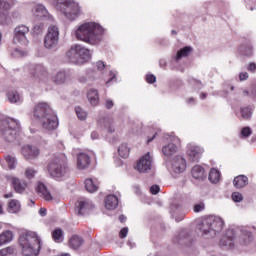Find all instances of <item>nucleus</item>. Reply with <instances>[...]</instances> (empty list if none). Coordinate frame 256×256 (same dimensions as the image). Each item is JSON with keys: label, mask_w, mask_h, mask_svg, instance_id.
<instances>
[{"label": "nucleus", "mask_w": 256, "mask_h": 256, "mask_svg": "<svg viewBox=\"0 0 256 256\" xmlns=\"http://www.w3.org/2000/svg\"><path fill=\"white\" fill-rule=\"evenodd\" d=\"M75 36L78 41L88 45H99L103 41V27L95 22H87L77 28Z\"/></svg>", "instance_id": "1"}, {"label": "nucleus", "mask_w": 256, "mask_h": 256, "mask_svg": "<svg viewBox=\"0 0 256 256\" xmlns=\"http://www.w3.org/2000/svg\"><path fill=\"white\" fill-rule=\"evenodd\" d=\"M237 241L242 245H249L253 241V234L245 227L229 228L225 236L220 240V247L233 249Z\"/></svg>", "instance_id": "2"}, {"label": "nucleus", "mask_w": 256, "mask_h": 256, "mask_svg": "<svg viewBox=\"0 0 256 256\" xmlns=\"http://www.w3.org/2000/svg\"><path fill=\"white\" fill-rule=\"evenodd\" d=\"M19 245L24 256H38L41 253V238L36 232H23L19 237Z\"/></svg>", "instance_id": "3"}, {"label": "nucleus", "mask_w": 256, "mask_h": 256, "mask_svg": "<svg viewBox=\"0 0 256 256\" xmlns=\"http://www.w3.org/2000/svg\"><path fill=\"white\" fill-rule=\"evenodd\" d=\"M225 227V221L219 216H208L198 224V229L202 235H209V237H215L223 231Z\"/></svg>", "instance_id": "4"}, {"label": "nucleus", "mask_w": 256, "mask_h": 256, "mask_svg": "<svg viewBox=\"0 0 256 256\" xmlns=\"http://www.w3.org/2000/svg\"><path fill=\"white\" fill-rule=\"evenodd\" d=\"M19 131H21L19 121L13 118L0 119V137L7 143H13L17 139Z\"/></svg>", "instance_id": "5"}, {"label": "nucleus", "mask_w": 256, "mask_h": 256, "mask_svg": "<svg viewBox=\"0 0 256 256\" xmlns=\"http://www.w3.org/2000/svg\"><path fill=\"white\" fill-rule=\"evenodd\" d=\"M56 11L62 13L69 21H75L81 15V7L74 0H53Z\"/></svg>", "instance_id": "6"}, {"label": "nucleus", "mask_w": 256, "mask_h": 256, "mask_svg": "<svg viewBox=\"0 0 256 256\" xmlns=\"http://www.w3.org/2000/svg\"><path fill=\"white\" fill-rule=\"evenodd\" d=\"M47 169L50 177H52V179H55V181H65V179H67L69 168H67L65 160L61 159L60 157H55L48 164Z\"/></svg>", "instance_id": "7"}, {"label": "nucleus", "mask_w": 256, "mask_h": 256, "mask_svg": "<svg viewBox=\"0 0 256 256\" xmlns=\"http://www.w3.org/2000/svg\"><path fill=\"white\" fill-rule=\"evenodd\" d=\"M66 55L69 61L75 65H83L91 59V51L79 44L71 46Z\"/></svg>", "instance_id": "8"}, {"label": "nucleus", "mask_w": 256, "mask_h": 256, "mask_svg": "<svg viewBox=\"0 0 256 256\" xmlns=\"http://www.w3.org/2000/svg\"><path fill=\"white\" fill-rule=\"evenodd\" d=\"M59 45V26L50 25L44 38V47L46 49H57Z\"/></svg>", "instance_id": "9"}, {"label": "nucleus", "mask_w": 256, "mask_h": 256, "mask_svg": "<svg viewBox=\"0 0 256 256\" xmlns=\"http://www.w3.org/2000/svg\"><path fill=\"white\" fill-rule=\"evenodd\" d=\"M168 167L172 173L179 175L187 169V161L181 155H177L168 162Z\"/></svg>", "instance_id": "10"}, {"label": "nucleus", "mask_w": 256, "mask_h": 256, "mask_svg": "<svg viewBox=\"0 0 256 256\" xmlns=\"http://www.w3.org/2000/svg\"><path fill=\"white\" fill-rule=\"evenodd\" d=\"M153 167V156L147 152L137 161L135 169L138 173H149V170Z\"/></svg>", "instance_id": "11"}, {"label": "nucleus", "mask_w": 256, "mask_h": 256, "mask_svg": "<svg viewBox=\"0 0 256 256\" xmlns=\"http://www.w3.org/2000/svg\"><path fill=\"white\" fill-rule=\"evenodd\" d=\"M40 121L42 123V128L45 129V131H55V129L59 127V118L55 112L47 114V116Z\"/></svg>", "instance_id": "12"}, {"label": "nucleus", "mask_w": 256, "mask_h": 256, "mask_svg": "<svg viewBox=\"0 0 256 256\" xmlns=\"http://www.w3.org/2000/svg\"><path fill=\"white\" fill-rule=\"evenodd\" d=\"M29 33V27L25 25H19L14 29V43H20L21 45H27V35Z\"/></svg>", "instance_id": "13"}, {"label": "nucleus", "mask_w": 256, "mask_h": 256, "mask_svg": "<svg viewBox=\"0 0 256 256\" xmlns=\"http://www.w3.org/2000/svg\"><path fill=\"white\" fill-rule=\"evenodd\" d=\"M5 178L6 181L11 183L16 193H19L21 195L27 189V182L25 180H21L19 177L13 175H6Z\"/></svg>", "instance_id": "14"}, {"label": "nucleus", "mask_w": 256, "mask_h": 256, "mask_svg": "<svg viewBox=\"0 0 256 256\" xmlns=\"http://www.w3.org/2000/svg\"><path fill=\"white\" fill-rule=\"evenodd\" d=\"M54 112L55 111H53L51 106L46 102H40L34 108V116L40 120L44 119V117H47V115H50Z\"/></svg>", "instance_id": "15"}, {"label": "nucleus", "mask_w": 256, "mask_h": 256, "mask_svg": "<svg viewBox=\"0 0 256 256\" xmlns=\"http://www.w3.org/2000/svg\"><path fill=\"white\" fill-rule=\"evenodd\" d=\"M203 148L201 146L195 145L193 143L188 144L187 146V155L190 161L197 163L201 156L203 155Z\"/></svg>", "instance_id": "16"}, {"label": "nucleus", "mask_w": 256, "mask_h": 256, "mask_svg": "<svg viewBox=\"0 0 256 256\" xmlns=\"http://www.w3.org/2000/svg\"><path fill=\"white\" fill-rule=\"evenodd\" d=\"M40 154L41 151L37 146L26 145L22 147V155L25 157V159H28L30 161H33V159H37Z\"/></svg>", "instance_id": "17"}, {"label": "nucleus", "mask_w": 256, "mask_h": 256, "mask_svg": "<svg viewBox=\"0 0 256 256\" xmlns=\"http://www.w3.org/2000/svg\"><path fill=\"white\" fill-rule=\"evenodd\" d=\"M52 80L54 83H56V85H63L68 81H71V72L61 70L52 77Z\"/></svg>", "instance_id": "18"}, {"label": "nucleus", "mask_w": 256, "mask_h": 256, "mask_svg": "<svg viewBox=\"0 0 256 256\" xmlns=\"http://www.w3.org/2000/svg\"><path fill=\"white\" fill-rule=\"evenodd\" d=\"M28 68L34 77H45L47 75V68L43 64H30Z\"/></svg>", "instance_id": "19"}, {"label": "nucleus", "mask_w": 256, "mask_h": 256, "mask_svg": "<svg viewBox=\"0 0 256 256\" xmlns=\"http://www.w3.org/2000/svg\"><path fill=\"white\" fill-rule=\"evenodd\" d=\"M89 209H93V204L87 199L80 200L76 203V213L78 215H85V212L89 211Z\"/></svg>", "instance_id": "20"}, {"label": "nucleus", "mask_w": 256, "mask_h": 256, "mask_svg": "<svg viewBox=\"0 0 256 256\" xmlns=\"http://www.w3.org/2000/svg\"><path fill=\"white\" fill-rule=\"evenodd\" d=\"M91 165V158L86 153L80 152L77 155V167L78 169H87Z\"/></svg>", "instance_id": "21"}, {"label": "nucleus", "mask_w": 256, "mask_h": 256, "mask_svg": "<svg viewBox=\"0 0 256 256\" xmlns=\"http://www.w3.org/2000/svg\"><path fill=\"white\" fill-rule=\"evenodd\" d=\"M36 191L40 197H43L45 201H53V196L51 195V192L47 190V186L43 184V182H38Z\"/></svg>", "instance_id": "22"}, {"label": "nucleus", "mask_w": 256, "mask_h": 256, "mask_svg": "<svg viewBox=\"0 0 256 256\" xmlns=\"http://www.w3.org/2000/svg\"><path fill=\"white\" fill-rule=\"evenodd\" d=\"M119 206V198L115 195H108L105 198V207L109 211H113V209H117Z\"/></svg>", "instance_id": "23"}, {"label": "nucleus", "mask_w": 256, "mask_h": 256, "mask_svg": "<svg viewBox=\"0 0 256 256\" xmlns=\"http://www.w3.org/2000/svg\"><path fill=\"white\" fill-rule=\"evenodd\" d=\"M253 111H255V107L251 105L240 107L241 119L244 121H251V117H253Z\"/></svg>", "instance_id": "24"}, {"label": "nucleus", "mask_w": 256, "mask_h": 256, "mask_svg": "<svg viewBox=\"0 0 256 256\" xmlns=\"http://www.w3.org/2000/svg\"><path fill=\"white\" fill-rule=\"evenodd\" d=\"M6 97L9 103H14L15 105H21V103H23V98L21 97V94H19V92H17L16 90L8 91Z\"/></svg>", "instance_id": "25"}, {"label": "nucleus", "mask_w": 256, "mask_h": 256, "mask_svg": "<svg viewBox=\"0 0 256 256\" xmlns=\"http://www.w3.org/2000/svg\"><path fill=\"white\" fill-rule=\"evenodd\" d=\"M178 150L179 149L177 148V145L174 143H168L162 147V153L167 157V159H171V157H173V155H175Z\"/></svg>", "instance_id": "26"}, {"label": "nucleus", "mask_w": 256, "mask_h": 256, "mask_svg": "<svg viewBox=\"0 0 256 256\" xmlns=\"http://www.w3.org/2000/svg\"><path fill=\"white\" fill-rule=\"evenodd\" d=\"M233 185L236 189H243L249 185V178L245 175H238L234 178Z\"/></svg>", "instance_id": "27"}, {"label": "nucleus", "mask_w": 256, "mask_h": 256, "mask_svg": "<svg viewBox=\"0 0 256 256\" xmlns=\"http://www.w3.org/2000/svg\"><path fill=\"white\" fill-rule=\"evenodd\" d=\"M32 13H33L34 17H38L39 19H42V17L49 16V11L47 10V8H45L43 6V4L36 5L33 8Z\"/></svg>", "instance_id": "28"}, {"label": "nucleus", "mask_w": 256, "mask_h": 256, "mask_svg": "<svg viewBox=\"0 0 256 256\" xmlns=\"http://www.w3.org/2000/svg\"><path fill=\"white\" fill-rule=\"evenodd\" d=\"M193 51L191 46H185L184 48L180 49L175 56H173L174 61L179 62L184 57H189V53Z\"/></svg>", "instance_id": "29"}, {"label": "nucleus", "mask_w": 256, "mask_h": 256, "mask_svg": "<svg viewBox=\"0 0 256 256\" xmlns=\"http://www.w3.org/2000/svg\"><path fill=\"white\" fill-rule=\"evenodd\" d=\"M87 99L91 105H99V91L97 89H90L87 94Z\"/></svg>", "instance_id": "30"}, {"label": "nucleus", "mask_w": 256, "mask_h": 256, "mask_svg": "<svg viewBox=\"0 0 256 256\" xmlns=\"http://www.w3.org/2000/svg\"><path fill=\"white\" fill-rule=\"evenodd\" d=\"M192 177L194 179L203 180L205 179V168L202 166L196 165L191 170Z\"/></svg>", "instance_id": "31"}, {"label": "nucleus", "mask_w": 256, "mask_h": 256, "mask_svg": "<svg viewBox=\"0 0 256 256\" xmlns=\"http://www.w3.org/2000/svg\"><path fill=\"white\" fill-rule=\"evenodd\" d=\"M13 241V232L10 230L4 231L0 234V247L7 245Z\"/></svg>", "instance_id": "32"}, {"label": "nucleus", "mask_w": 256, "mask_h": 256, "mask_svg": "<svg viewBox=\"0 0 256 256\" xmlns=\"http://www.w3.org/2000/svg\"><path fill=\"white\" fill-rule=\"evenodd\" d=\"M8 213H19L21 211V202L19 200L12 199L8 202V208H7Z\"/></svg>", "instance_id": "33"}, {"label": "nucleus", "mask_w": 256, "mask_h": 256, "mask_svg": "<svg viewBox=\"0 0 256 256\" xmlns=\"http://www.w3.org/2000/svg\"><path fill=\"white\" fill-rule=\"evenodd\" d=\"M99 123L104 129H107L108 133H115V126H113V120L111 118H104Z\"/></svg>", "instance_id": "34"}, {"label": "nucleus", "mask_w": 256, "mask_h": 256, "mask_svg": "<svg viewBox=\"0 0 256 256\" xmlns=\"http://www.w3.org/2000/svg\"><path fill=\"white\" fill-rule=\"evenodd\" d=\"M69 245L72 249H79L83 245V238L78 235H74L69 240Z\"/></svg>", "instance_id": "35"}, {"label": "nucleus", "mask_w": 256, "mask_h": 256, "mask_svg": "<svg viewBox=\"0 0 256 256\" xmlns=\"http://www.w3.org/2000/svg\"><path fill=\"white\" fill-rule=\"evenodd\" d=\"M84 185H85V189H86V191H88V193H95V191H97V189H99V186H97V184H95V182L91 178H87L84 181Z\"/></svg>", "instance_id": "36"}, {"label": "nucleus", "mask_w": 256, "mask_h": 256, "mask_svg": "<svg viewBox=\"0 0 256 256\" xmlns=\"http://www.w3.org/2000/svg\"><path fill=\"white\" fill-rule=\"evenodd\" d=\"M52 239L55 241V243H63V240L65 239L63 236V229L56 228L54 231H52Z\"/></svg>", "instance_id": "37"}, {"label": "nucleus", "mask_w": 256, "mask_h": 256, "mask_svg": "<svg viewBox=\"0 0 256 256\" xmlns=\"http://www.w3.org/2000/svg\"><path fill=\"white\" fill-rule=\"evenodd\" d=\"M11 9V4L7 1L0 0V19H5L7 17V11Z\"/></svg>", "instance_id": "38"}, {"label": "nucleus", "mask_w": 256, "mask_h": 256, "mask_svg": "<svg viewBox=\"0 0 256 256\" xmlns=\"http://www.w3.org/2000/svg\"><path fill=\"white\" fill-rule=\"evenodd\" d=\"M208 179L210 183H217L221 179V172L215 168H212L209 172Z\"/></svg>", "instance_id": "39"}, {"label": "nucleus", "mask_w": 256, "mask_h": 256, "mask_svg": "<svg viewBox=\"0 0 256 256\" xmlns=\"http://www.w3.org/2000/svg\"><path fill=\"white\" fill-rule=\"evenodd\" d=\"M131 152V149L129 148V146H127V144H121L118 147V154L120 155V157H122L123 159H127V157H129V153Z\"/></svg>", "instance_id": "40"}, {"label": "nucleus", "mask_w": 256, "mask_h": 256, "mask_svg": "<svg viewBox=\"0 0 256 256\" xmlns=\"http://www.w3.org/2000/svg\"><path fill=\"white\" fill-rule=\"evenodd\" d=\"M0 256H17L15 247L9 246L0 250Z\"/></svg>", "instance_id": "41"}, {"label": "nucleus", "mask_w": 256, "mask_h": 256, "mask_svg": "<svg viewBox=\"0 0 256 256\" xmlns=\"http://www.w3.org/2000/svg\"><path fill=\"white\" fill-rule=\"evenodd\" d=\"M76 111V115L78 117V119H80V121H85V119H87V111H85L83 108L77 106L75 108Z\"/></svg>", "instance_id": "42"}, {"label": "nucleus", "mask_w": 256, "mask_h": 256, "mask_svg": "<svg viewBox=\"0 0 256 256\" xmlns=\"http://www.w3.org/2000/svg\"><path fill=\"white\" fill-rule=\"evenodd\" d=\"M34 35H41L45 31V25L41 22L36 23L32 29Z\"/></svg>", "instance_id": "43"}, {"label": "nucleus", "mask_w": 256, "mask_h": 256, "mask_svg": "<svg viewBox=\"0 0 256 256\" xmlns=\"http://www.w3.org/2000/svg\"><path fill=\"white\" fill-rule=\"evenodd\" d=\"M253 133V130H251V127L246 126L244 128H242L241 132H240V137L242 139H247V137H251Z\"/></svg>", "instance_id": "44"}, {"label": "nucleus", "mask_w": 256, "mask_h": 256, "mask_svg": "<svg viewBox=\"0 0 256 256\" xmlns=\"http://www.w3.org/2000/svg\"><path fill=\"white\" fill-rule=\"evenodd\" d=\"M241 53L242 55H246L247 57H251V55H253V47L251 46H242L241 48Z\"/></svg>", "instance_id": "45"}, {"label": "nucleus", "mask_w": 256, "mask_h": 256, "mask_svg": "<svg viewBox=\"0 0 256 256\" xmlns=\"http://www.w3.org/2000/svg\"><path fill=\"white\" fill-rule=\"evenodd\" d=\"M6 163L9 167V169H15V163H16V160H15V157L13 156H6Z\"/></svg>", "instance_id": "46"}, {"label": "nucleus", "mask_w": 256, "mask_h": 256, "mask_svg": "<svg viewBox=\"0 0 256 256\" xmlns=\"http://www.w3.org/2000/svg\"><path fill=\"white\" fill-rule=\"evenodd\" d=\"M232 200L234 203H241L243 201V194L239 192L232 193Z\"/></svg>", "instance_id": "47"}, {"label": "nucleus", "mask_w": 256, "mask_h": 256, "mask_svg": "<svg viewBox=\"0 0 256 256\" xmlns=\"http://www.w3.org/2000/svg\"><path fill=\"white\" fill-rule=\"evenodd\" d=\"M37 173V171L33 168H27L25 171V177L26 179H33V177H35V174Z\"/></svg>", "instance_id": "48"}, {"label": "nucleus", "mask_w": 256, "mask_h": 256, "mask_svg": "<svg viewBox=\"0 0 256 256\" xmlns=\"http://www.w3.org/2000/svg\"><path fill=\"white\" fill-rule=\"evenodd\" d=\"M128 233H129V228H127V227L122 228L119 233L120 239H125V237H127Z\"/></svg>", "instance_id": "49"}, {"label": "nucleus", "mask_w": 256, "mask_h": 256, "mask_svg": "<svg viewBox=\"0 0 256 256\" xmlns=\"http://www.w3.org/2000/svg\"><path fill=\"white\" fill-rule=\"evenodd\" d=\"M187 236V233L185 231H182L180 234L176 236V240H174L175 243H181L183 241V238Z\"/></svg>", "instance_id": "50"}, {"label": "nucleus", "mask_w": 256, "mask_h": 256, "mask_svg": "<svg viewBox=\"0 0 256 256\" xmlns=\"http://www.w3.org/2000/svg\"><path fill=\"white\" fill-rule=\"evenodd\" d=\"M159 191H161V188L159 187V185H152L150 187V193H152V195H157Z\"/></svg>", "instance_id": "51"}, {"label": "nucleus", "mask_w": 256, "mask_h": 256, "mask_svg": "<svg viewBox=\"0 0 256 256\" xmlns=\"http://www.w3.org/2000/svg\"><path fill=\"white\" fill-rule=\"evenodd\" d=\"M146 81H147V83L153 84V83H155V81H157V77H155V75H153V74H148L146 76Z\"/></svg>", "instance_id": "52"}, {"label": "nucleus", "mask_w": 256, "mask_h": 256, "mask_svg": "<svg viewBox=\"0 0 256 256\" xmlns=\"http://www.w3.org/2000/svg\"><path fill=\"white\" fill-rule=\"evenodd\" d=\"M203 209H205V204H196L194 206V213H200Z\"/></svg>", "instance_id": "53"}, {"label": "nucleus", "mask_w": 256, "mask_h": 256, "mask_svg": "<svg viewBox=\"0 0 256 256\" xmlns=\"http://www.w3.org/2000/svg\"><path fill=\"white\" fill-rule=\"evenodd\" d=\"M239 79H240V81H247V79H249V73L241 72L239 74Z\"/></svg>", "instance_id": "54"}, {"label": "nucleus", "mask_w": 256, "mask_h": 256, "mask_svg": "<svg viewBox=\"0 0 256 256\" xmlns=\"http://www.w3.org/2000/svg\"><path fill=\"white\" fill-rule=\"evenodd\" d=\"M113 105H115L114 102H113V100L107 99V100L105 101V107H106V109H112Z\"/></svg>", "instance_id": "55"}, {"label": "nucleus", "mask_w": 256, "mask_h": 256, "mask_svg": "<svg viewBox=\"0 0 256 256\" xmlns=\"http://www.w3.org/2000/svg\"><path fill=\"white\" fill-rule=\"evenodd\" d=\"M96 67L98 71H103V69H105V63L103 61H98L96 62Z\"/></svg>", "instance_id": "56"}, {"label": "nucleus", "mask_w": 256, "mask_h": 256, "mask_svg": "<svg viewBox=\"0 0 256 256\" xmlns=\"http://www.w3.org/2000/svg\"><path fill=\"white\" fill-rule=\"evenodd\" d=\"M247 70L250 71L251 73H255L256 70V64L255 63H250L248 64Z\"/></svg>", "instance_id": "57"}, {"label": "nucleus", "mask_w": 256, "mask_h": 256, "mask_svg": "<svg viewBox=\"0 0 256 256\" xmlns=\"http://www.w3.org/2000/svg\"><path fill=\"white\" fill-rule=\"evenodd\" d=\"M12 55H13L14 57H21V56H23L24 54H23V52H21V50L15 49L14 52L12 53Z\"/></svg>", "instance_id": "58"}, {"label": "nucleus", "mask_w": 256, "mask_h": 256, "mask_svg": "<svg viewBox=\"0 0 256 256\" xmlns=\"http://www.w3.org/2000/svg\"><path fill=\"white\" fill-rule=\"evenodd\" d=\"M39 215L41 217H46L47 216V209L46 208H40Z\"/></svg>", "instance_id": "59"}, {"label": "nucleus", "mask_w": 256, "mask_h": 256, "mask_svg": "<svg viewBox=\"0 0 256 256\" xmlns=\"http://www.w3.org/2000/svg\"><path fill=\"white\" fill-rule=\"evenodd\" d=\"M250 94H251V97H256V84L252 85Z\"/></svg>", "instance_id": "60"}, {"label": "nucleus", "mask_w": 256, "mask_h": 256, "mask_svg": "<svg viewBox=\"0 0 256 256\" xmlns=\"http://www.w3.org/2000/svg\"><path fill=\"white\" fill-rule=\"evenodd\" d=\"M192 85H197L198 89H201V87H203V85L201 84L200 81L197 80H192Z\"/></svg>", "instance_id": "61"}, {"label": "nucleus", "mask_w": 256, "mask_h": 256, "mask_svg": "<svg viewBox=\"0 0 256 256\" xmlns=\"http://www.w3.org/2000/svg\"><path fill=\"white\" fill-rule=\"evenodd\" d=\"M159 66L160 67H166L167 66V61H165V59H160L159 60Z\"/></svg>", "instance_id": "62"}, {"label": "nucleus", "mask_w": 256, "mask_h": 256, "mask_svg": "<svg viewBox=\"0 0 256 256\" xmlns=\"http://www.w3.org/2000/svg\"><path fill=\"white\" fill-rule=\"evenodd\" d=\"M91 139L95 140V139H99V133H97L96 131L91 133Z\"/></svg>", "instance_id": "63"}, {"label": "nucleus", "mask_w": 256, "mask_h": 256, "mask_svg": "<svg viewBox=\"0 0 256 256\" xmlns=\"http://www.w3.org/2000/svg\"><path fill=\"white\" fill-rule=\"evenodd\" d=\"M119 221H120V223H125V221H127V217L125 215H120Z\"/></svg>", "instance_id": "64"}]
</instances>
